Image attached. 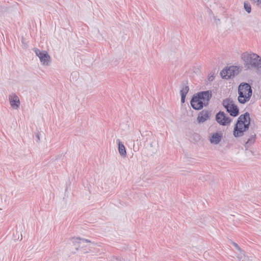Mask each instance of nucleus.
Masks as SVG:
<instances>
[{"label": "nucleus", "instance_id": "4", "mask_svg": "<svg viewBox=\"0 0 261 261\" xmlns=\"http://www.w3.org/2000/svg\"><path fill=\"white\" fill-rule=\"evenodd\" d=\"M222 104L231 116L236 117L238 115L239 109L231 99L226 98L223 100Z\"/></svg>", "mask_w": 261, "mask_h": 261}, {"label": "nucleus", "instance_id": "2", "mask_svg": "<svg viewBox=\"0 0 261 261\" xmlns=\"http://www.w3.org/2000/svg\"><path fill=\"white\" fill-rule=\"evenodd\" d=\"M250 124V117L248 112L241 115L238 119L234 126L233 135L236 138L241 137L244 135L249 128Z\"/></svg>", "mask_w": 261, "mask_h": 261}, {"label": "nucleus", "instance_id": "23", "mask_svg": "<svg viewBox=\"0 0 261 261\" xmlns=\"http://www.w3.org/2000/svg\"><path fill=\"white\" fill-rule=\"evenodd\" d=\"M247 153H250L251 154H253V152L251 150H249Z\"/></svg>", "mask_w": 261, "mask_h": 261}, {"label": "nucleus", "instance_id": "3", "mask_svg": "<svg viewBox=\"0 0 261 261\" xmlns=\"http://www.w3.org/2000/svg\"><path fill=\"white\" fill-rule=\"evenodd\" d=\"M251 86L247 83L241 84L238 87V101L241 103L248 101L252 95Z\"/></svg>", "mask_w": 261, "mask_h": 261}, {"label": "nucleus", "instance_id": "16", "mask_svg": "<svg viewBox=\"0 0 261 261\" xmlns=\"http://www.w3.org/2000/svg\"><path fill=\"white\" fill-rule=\"evenodd\" d=\"M244 7L245 10L247 12V13H250L251 11V7L250 4L247 2H245L244 3Z\"/></svg>", "mask_w": 261, "mask_h": 261}, {"label": "nucleus", "instance_id": "20", "mask_svg": "<svg viewBox=\"0 0 261 261\" xmlns=\"http://www.w3.org/2000/svg\"><path fill=\"white\" fill-rule=\"evenodd\" d=\"M186 96H185L184 95H181V102L182 103L185 102Z\"/></svg>", "mask_w": 261, "mask_h": 261}, {"label": "nucleus", "instance_id": "5", "mask_svg": "<svg viewBox=\"0 0 261 261\" xmlns=\"http://www.w3.org/2000/svg\"><path fill=\"white\" fill-rule=\"evenodd\" d=\"M34 51L36 56L39 58L42 65L46 66L49 65L50 57L46 51H41L37 48H35Z\"/></svg>", "mask_w": 261, "mask_h": 261}, {"label": "nucleus", "instance_id": "17", "mask_svg": "<svg viewBox=\"0 0 261 261\" xmlns=\"http://www.w3.org/2000/svg\"><path fill=\"white\" fill-rule=\"evenodd\" d=\"M189 90V87L188 86H185L180 90V95H184L186 96Z\"/></svg>", "mask_w": 261, "mask_h": 261}, {"label": "nucleus", "instance_id": "11", "mask_svg": "<svg viewBox=\"0 0 261 261\" xmlns=\"http://www.w3.org/2000/svg\"><path fill=\"white\" fill-rule=\"evenodd\" d=\"M73 245L75 246L76 250L80 247H83L85 243H90L91 241L85 239L80 238H73L71 239Z\"/></svg>", "mask_w": 261, "mask_h": 261}, {"label": "nucleus", "instance_id": "8", "mask_svg": "<svg viewBox=\"0 0 261 261\" xmlns=\"http://www.w3.org/2000/svg\"><path fill=\"white\" fill-rule=\"evenodd\" d=\"M216 120L219 124L222 125H226L231 121L230 118L226 117L223 112H219L217 114Z\"/></svg>", "mask_w": 261, "mask_h": 261}, {"label": "nucleus", "instance_id": "18", "mask_svg": "<svg viewBox=\"0 0 261 261\" xmlns=\"http://www.w3.org/2000/svg\"><path fill=\"white\" fill-rule=\"evenodd\" d=\"M232 244L233 246L237 249V250L241 253L240 256H239L238 258H242L243 256H244V254L242 252V251L241 249L237 243L233 242L232 243Z\"/></svg>", "mask_w": 261, "mask_h": 261}, {"label": "nucleus", "instance_id": "15", "mask_svg": "<svg viewBox=\"0 0 261 261\" xmlns=\"http://www.w3.org/2000/svg\"><path fill=\"white\" fill-rule=\"evenodd\" d=\"M116 142L118 145V151L119 154L123 158L126 157V152L124 145L119 139H117Z\"/></svg>", "mask_w": 261, "mask_h": 261}, {"label": "nucleus", "instance_id": "14", "mask_svg": "<svg viewBox=\"0 0 261 261\" xmlns=\"http://www.w3.org/2000/svg\"><path fill=\"white\" fill-rule=\"evenodd\" d=\"M209 113L206 111H202L198 116L197 121L199 123H203L208 119Z\"/></svg>", "mask_w": 261, "mask_h": 261}, {"label": "nucleus", "instance_id": "22", "mask_svg": "<svg viewBox=\"0 0 261 261\" xmlns=\"http://www.w3.org/2000/svg\"><path fill=\"white\" fill-rule=\"evenodd\" d=\"M36 137L37 138V141H39L40 140V137H39V135L38 133H37L36 134Z\"/></svg>", "mask_w": 261, "mask_h": 261}, {"label": "nucleus", "instance_id": "9", "mask_svg": "<svg viewBox=\"0 0 261 261\" xmlns=\"http://www.w3.org/2000/svg\"><path fill=\"white\" fill-rule=\"evenodd\" d=\"M197 94L194 95L191 100V105L195 110H200L203 108L204 105Z\"/></svg>", "mask_w": 261, "mask_h": 261}, {"label": "nucleus", "instance_id": "12", "mask_svg": "<svg viewBox=\"0 0 261 261\" xmlns=\"http://www.w3.org/2000/svg\"><path fill=\"white\" fill-rule=\"evenodd\" d=\"M222 133L221 132L213 133L211 135L209 140L211 144L217 145L221 141Z\"/></svg>", "mask_w": 261, "mask_h": 261}, {"label": "nucleus", "instance_id": "1", "mask_svg": "<svg viewBox=\"0 0 261 261\" xmlns=\"http://www.w3.org/2000/svg\"><path fill=\"white\" fill-rule=\"evenodd\" d=\"M241 59L247 69H255L261 71V58L257 54L246 51L242 54Z\"/></svg>", "mask_w": 261, "mask_h": 261}, {"label": "nucleus", "instance_id": "6", "mask_svg": "<svg viewBox=\"0 0 261 261\" xmlns=\"http://www.w3.org/2000/svg\"><path fill=\"white\" fill-rule=\"evenodd\" d=\"M239 73V68L237 66H230L228 68L223 69L221 72L222 77L225 79H229Z\"/></svg>", "mask_w": 261, "mask_h": 261}, {"label": "nucleus", "instance_id": "13", "mask_svg": "<svg viewBox=\"0 0 261 261\" xmlns=\"http://www.w3.org/2000/svg\"><path fill=\"white\" fill-rule=\"evenodd\" d=\"M256 140V134L253 131L251 132L249 135L248 136L247 141L246 142L245 144V147L246 150H247L248 148L252 144L254 143Z\"/></svg>", "mask_w": 261, "mask_h": 261}, {"label": "nucleus", "instance_id": "21", "mask_svg": "<svg viewBox=\"0 0 261 261\" xmlns=\"http://www.w3.org/2000/svg\"><path fill=\"white\" fill-rule=\"evenodd\" d=\"M214 79V76L213 75H211L208 77V80L209 81H213Z\"/></svg>", "mask_w": 261, "mask_h": 261}, {"label": "nucleus", "instance_id": "19", "mask_svg": "<svg viewBox=\"0 0 261 261\" xmlns=\"http://www.w3.org/2000/svg\"><path fill=\"white\" fill-rule=\"evenodd\" d=\"M257 7L261 8V0H251Z\"/></svg>", "mask_w": 261, "mask_h": 261}, {"label": "nucleus", "instance_id": "10", "mask_svg": "<svg viewBox=\"0 0 261 261\" xmlns=\"http://www.w3.org/2000/svg\"><path fill=\"white\" fill-rule=\"evenodd\" d=\"M10 104L14 109H17L20 105V100L18 97L15 93H12L9 96Z\"/></svg>", "mask_w": 261, "mask_h": 261}, {"label": "nucleus", "instance_id": "7", "mask_svg": "<svg viewBox=\"0 0 261 261\" xmlns=\"http://www.w3.org/2000/svg\"><path fill=\"white\" fill-rule=\"evenodd\" d=\"M200 97L204 106L208 105L209 101L212 97V93L211 90L200 92L197 93Z\"/></svg>", "mask_w": 261, "mask_h": 261}]
</instances>
